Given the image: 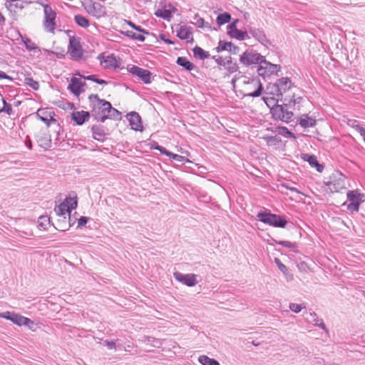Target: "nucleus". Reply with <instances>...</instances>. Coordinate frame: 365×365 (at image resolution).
<instances>
[{"instance_id":"1","label":"nucleus","mask_w":365,"mask_h":365,"mask_svg":"<svg viewBox=\"0 0 365 365\" xmlns=\"http://www.w3.org/2000/svg\"><path fill=\"white\" fill-rule=\"evenodd\" d=\"M240 88L244 96L258 97L263 91L262 85L259 79L257 78L243 77L240 81Z\"/></svg>"},{"instance_id":"2","label":"nucleus","mask_w":365,"mask_h":365,"mask_svg":"<svg viewBox=\"0 0 365 365\" xmlns=\"http://www.w3.org/2000/svg\"><path fill=\"white\" fill-rule=\"evenodd\" d=\"M92 108V115L100 122L103 123L106 120L108 108L106 104H110L108 101L100 99L96 94H92L88 97Z\"/></svg>"},{"instance_id":"3","label":"nucleus","mask_w":365,"mask_h":365,"mask_svg":"<svg viewBox=\"0 0 365 365\" xmlns=\"http://www.w3.org/2000/svg\"><path fill=\"white\" fill-rule=\"evenodd\" d=\"M294 88L295 86L289 78L283 77L278 79L274 84L269 86L267 88V90L268 91V93L274 96L281 98L280 101H282L283 94Z\"/></svg>"},{"instance_id":"4","label":"nucleus","mask_w":365,"mask_h":365,"mask_svg":"<svg viewBox=\"0 0 365 365\" xmlns=\"http://www.w3.org/2000/svg\"><path fill=\"white\" fill-rule=\"evenodd\" d=\"M257 217L262 222L276 227L284 228L288 222L282 216L266 212H259Z\"/></svg>"},{"instance_id":"5","label":"nucleus","mask_w":365,"mask_h":365,"mask_svg":"<svg viewBox=\"0 0 365 365\" xmlns=\"http://www.w3.org/2000/svg\"><path fill=\"white\" fill-rule=\"evenodd\" d=\"M78 205L76 197H66L63 202L59 205L56 206L54 209L56 214L63 218V220L66 219V216L69 217L71 221V211L76 208Z\"/></svg>"},{"instance_id":"6","label":"nucleus","mask_w":365,"mask_h":365,"mask_svg":"<svg viewBox=\"0 0 365 365\" xmlns=\"http://www.w3.org/2000/svg\"><path fill=\"white\" fill-rule=\"evenodd\" d=\"M289 106L287 103L283 105H275L271 108V113L274 119L280 120L285 123L292 120L294 113L292 111L288 110Z\"/></svg>"},{"instance_id":"7","label":"nucleus","mask_w":365,"mask_h":365,"mask_svg":"<svg viewBox=\"0 0 365 365\" xmlns=\"http://www.w3.org/2000/svg\"><path fill=\"white\" fill-rule=\"evenodd\" d=\"M259 66L257 68L258 74L264 78L266 76H269L272 74H277V73L280 71V66L278 64L272 63L267 61H266L265 57L264 56V60L259 63Z\"/></svg>"},{"instance_id":"8","label":"nucleus","mask_w":365,"mask_h":365,"mask_svg":"<svg viewBox=\"0 0 365 365\" xmlns=\"http://www.w3.org/2000/svg\"><path fill=\"white\" fill-rule=\"evenodd\" d=\"M44 12V21H43V26L45 29L50 33H54L56 29V12L52 9V8L46 5L43 9Z\"/></svg>"},{"instance_id":"9","label":"nucleus","mask_w":365,"mask_h":365,"mask_svg":"<svg viewBox=\"0 0 365 365\" xmlns=\"http://www.w3.org/2000/svg\"><path fill=\"white\" fill-rule=\"evenodd\" d=\"M264 60V56L260 53L253 51L244 52L240 58V61L245 66H249L253 64H259Z\"/></svg>"},{"instance_id":"10","label":"nucleus","mask_w":365,"mask_h":365,"mask_svg":"<svg viewBox=\"0 0 365 365\" xmlns=\"http://www.w3.org/2000/svg\"><path fill=\"white\" fill-rule=\"evenodd\" d=\"M68 53L73 60H79L83 56V49L81 43L76 37H70Z\"/></svg>"},{"instance_id":"11","label":"nucleus","mask_w":365,"mask_h":365,"mask_svg":"<svg viewBox=\"0 0 365 365\" xmlns=\"http://www.w3.org/2000/svg\"><path fill=\"white\" fill-rule=\"evenodd\" d=\"M129 72L133 76H138L143 83L148 84L151 82L152 73L150 71L138 67L137 66H132L129 68Z\"/></svg>"},{"instance_id":"12","label":"nucleus","mask_w":365,"mask_h":365,"mask_svg":"<svg viewBox=\"0 0 365 365\" xmlns=\"http://www.w3.org/2000/svg\"><path fill=\"white\" fill-rule=\"evenodd\" d=\"M175 279L188 287H193L197 284L196 275L194 274H184L179 272L173 274Z\"/></svg>"},{"instance_id":"13","label":"nucleus","mask_w":365,"mask_h":365,"mask_svg":"<svg viewBox=\"0 0 365 365\" xmlns=\"http://www.w3.org/2000/svg\"><path fill=\"white\" fill-rule=\"evenodd\" d=\"M87 11L93 16L100 19L106 14V7L99 3L94 2L87 8Z\"/></svg>"},{"instance_id":"14","label":"nucleus","mask_w":365,"mask_h":365,"mask_svg":"<svg viewBox=\"0 0 365 365\" xmlns=\"http://www.w3.org/2000/svg\"><path fill=\"white\" fill-rule=\"evenodd\" d=\"M84 86H86V83L84 81H82L76 77H73L68 86V89L75 96H78L81 93L84 92Z\"/></svg>"},{"instance_id":"15","label":"nucleus","mask_w":365,"mask_h":365,"mask_svg":"<svg viewBox=\"0 0 365 365\" xmlns=\"http://www.w3.org/2000/svg\"><path fill=\"white\" fill-rule=\"evenodd\" d=\"M249 33L262 44L264 46L270 44V41L267 38L264 31L262 29L251 27L249 29Z\"/></svg>"},{"instance_id":"16","label":"nucleus","mask_w":365,"mask_h":365,"mask_svg":"<svg viewBox=\"0 0 365 365\" xmlns=\"http://www.w3.org/2000/svg\"><path fill=\"white\" fill-rule=\"evenodd\" d=\"M11 321L19 326L25 325L29 328H31V326L34 324L30 319L15 312L11 314Z\"/></svg>"},{"instance_id":"17","label":"nucleus","mask_w":365,"mask_h":365,"mask_svg":"<svg viewBox=\"0 0 365 365\" xmlns=\"http://www.w3.org/2000/svg\"><path fill=\"white\" fill-rule=\"evenodd\" d=\"M90 113L88 111H73L71 113V119L76 123L77 125H82L86 121L88 120Z\"/></svg>"},{"instance_id":"18","label":"nucleus","mask_w":365,"mask_h":365,"mask_svg":"<svg viewBox=\"0 0 365 365\" xmlns=\"http://www.w3.org/2000/svg\"><path fill=\"white\" fill-rule=\"evenodd\" d=\"M128 118L132 129L135 130H141V118L138 113L134 111L131 112L128 114Z\"/></svg>"},{"instance_id":"19","label":"nucleus","mask_w":365,"mask_h":365,"mask_svg":"<svg viewBox=\"0 0 365 365\" xmlns=\"http://www.w3.org/2000/svg\"><path fill=\"white\" fill-rule=\"evenodd\" d=\"M93 137L95 140L103 142L106 137V133L103 126L100 125H94L91 127Z\"/></svg>"},{"instance_id":"20","label":"nucleus","mask_w":365,"mask_h":365,"mask_svg":"<svg viewBox=\"0 0 365 365\" xmlns=\"http://www.w3.org/2000/svg\"><path fill=\"white\" fill-rule=\"evenodd\" d=\"M177 36L182 40H187L191 38V42L193 41L192 37V29L187 26H180L177 30Z\"/></svg>"},{"instance_id":"21","label":"nucleus","mask_w":365,"mask_h":365,"mask_svg":"<svg viewBox=\"0 0 365 365\" xmlns=\"http://www.w3.org/2000/svg\"><path fill=\"white\" fill-rule=\"evenodd\" d=\"M36 140L39 146L44 149H48L51 147V140L47 133H41L36 135Z\"/></svg>"},{"instance_id":"22","label":"nucleus","mask_w":365,"mask_h":365,"mask_svg":"<svg viewBox=\"0 0 365 365\" xmlns=\"http://www.w3.org/2000/svg\"><path fill=\"white\" fill-rule=\"evenodd\" d=\"M299 123L302 128H307L314 126L316 125V120L309 117L307 114H304L299 118Z\"/></svg>"},{"instance_id":"23","label":"nucleus","mask_w":365,"mask_h":365,"mask_svg":"<svg viewBox=\"0 0 365 365\" xmlns=\"http://www.w3.org/2000/svg\"><path fill=\"white\" fill-rule=\"evenodd\" d=\"M101 63L106 68L118 67V61L113 55L106 56Z\"/></svg>"},{"instance_id":"24","label":"nucleus","mask_w":365,"mask_h":365,"mask_svg":"<svg viewBox=\"0 0 365 365\" xmlns=\"http://www.w3.org/2000/svg\"><path fill=\"white\" fill-rule=\"evenodd\" d=\"M37 117L48 126L50 125V122H55L56 120L53 118L50 115H47V111L45 109H38L36 112Z\"/></svg>"},{"instance_id":"25","label":"nucleus","mask_w":365,"mask_h":365,"mask_svg":"<svg viewBox=\"0 0 365 365\" xmlns=\"http://www.w3.org/2000/svg\"><path fill=\"white\" fill-rule=\"evenodd\" d=\"M176 63L183 67L187 71H192L195 68V66L190 62L186 57H178L177 58Z\"/></svg>"},{"instance_id":"26","label":"nucleus","mask_w":365,"mask_h":365,"mask_svg":"<svg viewBox=\"0 0 365 365\" xmlns=\"http://www.w3.org/2000/svg\"><path fill=\"white\" fill-rule=\"evenodd\" d=\"M329 189L331 191L334 192H339L341 190H343L345 188V182H344V178L343 177V179H339L338 181H332L330 182L329 184Z\"/></svg>"},{"instance_id":"27","label":"nucleus","mask_w":365,"mask_h":365,"mask_svg":"<svg viewBox=\"0 0 365 365\" xmlns=\"http://www.w3.org/2000/svg\"><path fill=\"white\" fill-rule=\"evenodd\" d=\"M192 51H193L194 56L200 60H204L205 58H208L210 56L208 51H204L202 48H200V46H195Z\"/></svg>"},{"instance_id":"28","label":"nucleus","mask_w":365,"mask_h":365,"mask_svg":"<svg viewBox=\"0 0 365 365\" xmlns=\"http://www.w3.org/2000/svg\"><path fill=\"white\" fill-rule=\"evenodd\" d=\"M230 37L240 41L250 38L247 31H242L239 29H235V31H232V34H230Z\"/></svg>"},{"instance_id":"29","label":"nucleus","mask_w":365,"mask_h":365,"mask_svg":"<svg viewBox=\"0 0 365 365\" xmlns=\"http://www.w3.org/2000/svg\"><path fill=\"white\" fill-rule=\"evenodd\" d=\"M108 108L106 119L108 118H118L120 115V113L115 108H113L111 104H106Z\"/></svg>"},{"instance_id":"30","label":"nucleus","mask_w":365,"mask_h":365,"mask_svg":"<svg viewBox=\"0 0 365 365\" xmlns=\"http://www.w3.org/2000/svg\"><path fill=\"white\" fill-rule=\"evenodd\" d=\"M198 361L202 365H220L217 360L211 359L206 355L200 356L198 358Z\"/></svg>"},{"instance_id":"31","label":"nucleus","mask_w":365,"mask_h":365,"mask_svg":"<svg viewBox=\"0 0 365 365\" xmlns=\"http://www.w3.org/2000/svg\"><path fill=\"white\" fill-rule=\"evenodd\" d=\"M275 129V132H277L278 135H283L286 138H295L294 134L289 131L286 127L278 126L276 127Z\"/></svg>"},{"instance_id":"32","label":"nucleus","mask_w":365,"mask_h":365,"mask_svg":"<svg viewBox=\"0 0 365 365\" xmlns=\"http://www.w3.org/2000/svg\"><path fill=\"white\" fill-rule=\"evenodd\" d=\"M155 15L167 21H170L172 17L171 11L168 9H158Z\"/></svg>"},{"instance_id":"33","label":"nucleus","mask_w":365,"mask_h":365,"mask_svg":"<svg viewBox=\"0 0 365 365\" xmlns=\"http://www.w3.org/2000/svg\"><path fill=\"white\" fill-rule=\"evenodd\" d=\"M230 19L231 15L227 12H224L218 15L216 21L218 25L221 26L226 23H228L230 21Z\"/></svg>"},{"instance_id":"34","label":"nucleus","mask_w":365,"mask_h":365,"mask_svg":"<svg viewBox=\"0 0 365 365\" xmlns=\"http://www.w3.org/2000/svg\"><path fill=\"white\" fill-rule=\"evenodd\" d=\"M75 22L79 26L83 28H87L89 26V21L86 17L83 16L82 15H76L74 16Z\"/></svg>"},{"instance_id":"35","label":"nucleus","mask_w":365,"mask_h":365,"mask_svg":"<svg viewBox=\"0 0 365 365\" xmlns=\"http://www.w3.org/2000/svg\"><path fill=\"white\" fill-rule=\"evenodd\" d=\"M307 161L312 166L315 167L318 172H322L324 167L322 165L319 163L316 156L309 155Z\"/></svg>"},{"instance_id":"36","label":"nucleus","mask_w":365,"mask_h":365,"mask_svg":"<svg viewBox=\"0 0 365 365\" xmlns=\"http://www.w3.org/2000/svg\"><path fill=\"white\" fill-rule=\"evenodd\" d=\"M309 316L312 319L313 322H314V325L317 327H321L322 329L327 331L326 326L324 323L323 322L322 319H319L316 313H309Z\"/></svg>"},{"instance_id":"37","label":"nucleus","mask_w":365,"mask_h":365,"mask_svg":"<svg viewBox=\"0 0 365 365\" xmlns=\"http://www.w3.org/2000/svg\"><path fill=\"white\" fill-rule=\"evenodd\" d=\"M232 48L231 42H226L224 41H220L218 43V46L216 48L217 52H221L222 51H228Z\"/></svg>"},{"instance_id":"38","label":"nucleus","mask_w":365,"mask_h":365,"mask_svg":"<svg viewBox=\"0 0 365 365\" xmlns=\"http://www.w3.org/2000/svg\"><path fill=\"white\" fill-rule=\"evenodd\" d=\"M361 195L357 190H351L347 192V199L351 202H359Z\"/></svg>"},{"instance_id":"39","label":"nucleus","mask_w":365,"mask_h":365,"mask_svg":"<svg viewBox=\"0 0 365 365\" xmlns=\"http://www.w3.org/2000/svg\"><path fill=\"white\" fill-rule=\"evenodd\" d=\"M226 68L229 71L230 73L236 72L238 69V66L236 63H233L231 60V57H229L226 60Z\"/></svg>"},{"instance_id":"40","label":"nucleus","mask_w":365,"mask_h":365,"mask_svg":"<svg viewBox=\"0 0 365 365\" xmlns=\"http://www.w3.org/2000/svg\"><path fill=\"white\" fill-rule=\"evenodd\" d=\"M264 140L267 142V144L268 145H276L277 143L281 142V139L278 136V135H276L274 136H267L264 137Z\"/></svg>"},{"instance_id":"41","label":"nucleus","mask_w":365,"mask_h":365,"mask_svg":"<svg viewBox=\"0 0 365 365\" xmlns=\"http://www.w3.org/2000/svg\"><path fill=\"white\" fill-rule=\"evenodd\" d=\"M126 35L134 40H138L141 42H143L145 39V36L142 34H136L130 31L126 32Z\"/></svg>"},{"instance_id":"42","label":"nucleus","mask_w":365,"mask_h":365,"mask_svg":"<svg viewBox=\"0 0 365 365\" xmlns=\"http://www.w3.org/2000/svg\"><path fill=\"white\" fill-rule=\"evenodd\" d=\"M194 19L195 20V21L192 22V23L195 25H196L198 28L210 27V25L208 23H207V24H205V20L202 18H200L196 15L194 17Z\"/></svg>"},{"instance_id":"43","label":"nucleus","mask_w":365,"mask_h":365,"mask_svg":"<svg viewBox=\"0 0 365 365\" xmlns=\"http://www.w3.org/2000/svg\"><path fill=\"white\" fill-rule=\"evenodd\" d=\"M26 83L32 88L34 90L37 91L39 88V83L38 81L34 80L32 78H26Z\"/></svg>"},{"instance_id":"44","label":"nucleus","mask_w":365,"mask_h":365,"mask_svg":"<svg viewBox=\"0 0 365 365\" xmlns=\"http://www.w3.org/2000/svg\"><path fill=\"white\" fill-rule=\"evenodd\" d=\"M302 100V97L299 96L296 97L295 93H293L292 97L289 100V103H287L289 107H291L292 105L295 106L296 104H299L301 103V101Z\"/></svg>"},{"instance_id":"45","label":"nucleus","mask_w":365,"mask_h":365,"mask_svg":"<svg viewBox=\"0 0 365 365\" xmlns=\"http://www.w3.org/2000/svg\"><path fill=\"white\" fill-rule=\"evenodd\" d=\"M48 222L49 218L47 216H41L38 220V227L46 230V225Z\"/></svg>"},{"instance_id":"46","label":"nucleus","mask_w":365,"mask_h":365,"mask_svg":"<svg viewBox=\"0 0 365 365\" xmlns=\"http://www.w3.org/2000/svg\"><path fill=\"white\" fill-rule=\"evenodd\" d=\"M289 307L290 310L294 313H299L302 309V304H296V303L289 304Z\"/></svg>"},{"instance_id":"47","label":"nucleus","mask_w":365,"mask_h":365,"mask_svg":"<svg viewBox=\"0 0 365 365\" xmlns=\"http://www.w3.org/2000/svg\"><path fill=\"white\" fill-rule=\"evenodd\" d=\"M3 103H4V107L0 111L6 113L7 114L11 115L12 113L11 106L10 104L7 103L6 101L4 99H3Z\"/></svg>"},{"instance_id":"48","label":"nucleus","mask_w":365,"mask_h":365,"mask_svg":"<svg viewBox=\"0 0 365 365\" xmlns=\"http://www.w3.org/2000/svg\"><path fill=\"white\" fill-rule=\"evenodd\" d=\"M26 48L29 51H34L38 48L37 46L30 39H27L25 42Z\"/></svg>"},{"instance_id":"49","label":"nucleus","mask_w":365,"mask_h":365,"mask_svg":"<svg viewBox=\"0 0 365 365\" xmlns=\"http://www.w3.org/2000/svg\"><path fill=\"white\" fill-rule=\"evenodd\" d=\"M154 149L159 150L162 154H165L167 156L171 155V152L168 151L164 147L155 143V145L153 147Z\"/></svg>"},{"instance_id":"50","label":"nucleus","mask_w":365,"mask_h":365,"mask_svg":"<svg viewBox=\"0 0 365 365\" xmlns=\"http://www.w3.org/2000/svg\"><path fill=\"white\" fill-rule=\"evenodd\" d=\"M274 262L277 264L279 269L283 273H286L287 271V267L277 258H275Z\"/></svg>"},{"instance_id":"51","label":"nucleus","mask_w":365,"mask_h":365,"mask_svg":"<svg viewBox=\"0 0 365 365\" xmlns=\"http://www.w3.org/2000/svg\"><path fill=\"white\" fill-rule=\"evenodd\" d=\"M129 26L133 28V29L140 32V33H143V34H148V31H147L146 30L142 29L140 26H137L135 25V24H133V22H129L128 23Z\"/></svg>"},{"instance_id":"52","label":"nucleus","mask_w":365,"mask_h":365,"mask_svg":"<svg viewBox=\"0 0 365 365\" xmlns=\"http://www.w3.org/2000/svg\"><path fill=\"white\" fill-rule=\"evenodd\" d=\"M359 204V202H351V203L348 205V209L351 211H358Z\"/></svg>"},{"instance_id":"53","label":"nucleus","mask_w":365,"mask_h":365,"mask_svg":"<svg viewBox=\"0 0 365 365\" xmlns=\"http://www.w3.org/2000/svg\"><path fill=\"white\" fill-rule=\"evenodd\" d=\"M238 22V20L236 19L235 21H233L232 24H230V25L227 26V33L228 34H232V31H235V29H237V23Z\"/></svg>"},{"instance_id":"54","label":"nucleus","mask_w":365,"mask_h":365,"mask_svg":"<svg viewBox=\"0 0 365 365\" xmlns=\"http://www.w3.org/2000/svg\"><path fill=\"white\" fill-rule=\"evenodd\" d=\"M275 242L277 244L281 245L284 247H289V248L294 247V245L289 241H275Z\"/></svg>"},{"instance_id":"55","label":"nucleus","mask_w":365,"mask_h":365,"mask_svg":"<svg viewBox=\"0 0 365 365\" xmlns=\"http://www.w3.org/2000/svg\"><path fill=\"white\" fill-rule=\"evenodd\" d=\"M213 58L215 60L216 63L219 65V66H225L226 65V59H224L222 57H217L216 58L215 56H213Z\"/></svg>"},{"instance_id":"56","label":"nucleus","mask_w":365,"mask_h":365,"mask_svg":"<svg viewBox=\"0 0 365 365\" xmlns=\"http://www.w3.org/2000/svg\"><path fill=\"white\" fill-rule=\"evenodd\" d=\"M76 75H79L81 77L83 78L86 80L92 81L96 83V81H98L99 78H97L96 75H91L88 76H81L79 73H76Z\"/></svg>"},{"instance_id":"57","label":"nucleus","mask_w":365,"mask_h":365,"mask_svg":"<svg viewBox=\"0 0 365 365\" xmlns=\"http://www.w3.org/2000/svg\"><path fill=\"white\" fill-rule=\"evenodd\" d=\"M88 221V217L82 216L78 219V227H82L85 225Z\"/></svg>"},{"instance_id":"58","label":"nucleus","mask_w":365,"mask_h":365,"mask_svg":"<svg viewBox=\"0 0 365 365\" xmlns=\"http://www.w3.org/2000/svg\"><path fill=\"white\" fill-rule=\"evenodd\" d=\"M105 345L108 346L109 349H116V343L114 341H108L106 340L104 341Z\"/></svg>"},{"instance_id":"59","label":"nucleus","mask_w":365,"mask_h":365,"mask_svg":"<svg viewBox=\"0 0 365 365\" xmlns=\"http://www.w3.org/2000/svg\"><path fill=\"white\" fill-rule=\"evenodd\" d=\"M13 314L14 312H6L0 314V317L11 321V314Z\"/></svg>"},{"instance_id":"60","label":"nucleus","mask_w":365,"mask_h":365,"mask_svg":"<svg viewBox=\"0 0 365 365\" xmlns=\"http://www.w3.org/2000/svg\"><path fill=\"white\" fill-rule=\"evenodd\" d=\"M160 38L161 40H163L165 43H166L168 44H173L174 43V42L173 41L166 38V36L165 34H160Z\"/></svg>"},{"instance_id":"61","label":"nucleus","mask_w":365,"mask_h":365,"mask_svg":"<svg viewBox=\"0 0 365 365\" xmlns=\"http://www.w3.org/2000/svg\"><path fill=\"white\" fill-rule=\"evenodd\" d=\"M169 157L171 158L173 160H177V161H181L182 159L183 158L182 156L179 155L178 154H174L173 153H171V155H170Z\"/></svg>"},{"instance_id":"62","label":"nucleus","mask_w":365,"mask_h":365,"mask_svg":"<svg viewBox=\"0 0 365 365\" xmlns=\"http://www.w3.org/2000/svg\"><path fill=\"white\" fill-rule=\"evenodd\" d=\"M239 50L240 48L238 46H235L232 43V48L230 50H229V51L232 54H237L239 52Z\"/></svg>"},{"instance_id":"63","label":"nucleus","mask_w":365,"mask_h":365,"mask_svg":"<svg viewBox=\"0 0 365 365\" xmlns=\"http://www.w3.org/2000/svg\"><path fill=\"white\" fill-rule=\"evenodd\" d=\"M0 79H11V78L6 75L4 72L0 71Z\"/></svg>"},{"instance_id":"64","label":"nucleus","mask_w":365,"mask_h":365,"mask_svg":"<svg viewBox=\"0 0 365 365\" xmlns=\"http://www.w3.org/2000/svg\"><path fill=\"white\" fill-rule=\"evenodd\" d=\"M282 186L285 187L286 188L290 190L292 192H296L297 193H300V192L295 187H291V186H288L287 185L283 184Z\"/></svg>"}]
</instances>
